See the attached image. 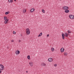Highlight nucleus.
I'll return each instance as SVG.
<instances>
[{
	"label": "nucleus",
	"instance_id": "f257e3e1",
	"mask_svg": "<svg viewBox=\"0 0 74 74\" xmlns=\"http://www.w3.org/2000/svg\"><path fill=\"white\" fill-rule=\"evenodd\" d=\"M26 33L27 35H29L30 33V29H29L28 28H27L26 29Z\"/></svg>",
	"mask_w": 74,
	"mask_h": 74
},
{
	"label": "nucleus",
	"instance_id": "f03ea898",
	"mask_svg": "<svg viewBox=\"0 0 74 74\" xmlns=\"http://www.w3.org/2000/svg\"><path fill=\"white\" fill-rule=\"evenodd\" d=\"M62 8L63 10H66L69 9V7L67 6H64L62 7Z\"/></svg>",
	"mask_w": 74,
	"mask_h": 74
},
{
	"label": "nucleus",
	"instance_id": "7ed1b4c3",
	"mask_svg": "<svg viewBox=\"0 0 74 74\" xmlns=\"http://www.w3.org/2000/svg\"><path fill=\"white\" fill-rule=\"evenodd\" d=\"M69 17L70 19H74V15H70Z\"/></svg>",
	"mask_w": 74,
	"mask_h": 74
},
{
	"label": "nucleus",
	"instance_id": "20e7f679",
	"mask_svg": "<svg viewBox=\"0 0 74 74\" xmlns=\"http://www.w3.org/2000/svg\"><path fill=\"white\" fill-rule=\"evenodd\" d=\"M0 69L3 70L4 69V67L3 65L0 64Z\"/></svg>",
	"mask_w": 74,
	"mask_h": 74
},
{
	"label": "nucleus",
	"instance_id": "39448f33",
	"mask_svg": "<svg viewBox=\"0 0 74 74\" xmlns=\"http://www.w3.org/2000/svg\"><path fill=\"white\" fill-rule=\"evenodd\" d=\"M29 64L31 67H33V62H29Z\"/></svg>",
	"mask_w": 74,
	"mask_h": 74
},
{
	"label": "nucleus",
	"instance_id": "423d86ee",
	"mask_svg": "<svg viewBox=\"0 0 74 74\" xmlns=\"http://www.w3.org/2000/svg\"><path fill=\"white\" fill-rule=\"evenodd\" d=\"M48 61L49 62H51L53 61V59L52 58H50L48 59Z\"/></svg>",
	"mask_w": 74,
	"mask_h": 74
},
{
	"label": "nucleus",
	"instance_id": "0eeeda50",
	"mask_svg": "<svg viewBox=\"0 0 74 74\" xmlns=\"http://www.w3.org/2000/svg\"><path fill=\"white\" fill-rule=\"evenodd\" d=\"M15 53L16 55H18L20 53V51L19 50H16L15 51Z\"/></svg>",
	"mask_w": 74,
	"mask_h": 74
},
{
	"label": "nucleus",
	"instance_id": "6e6552de",
	"mask_svg": "<svg viewBox=\"0 0 74 74\" xmlns=\"http://www.w3.org/2000/svg\"><path fill=\"white\" fill-rule=\"evenodd\" d=\"M35 10V9L34 8H32L31 9V10H30V12H33Z\"/></svg>",
	"mask_w": 74,
	"mask_h": 74
},
{
	"label": "nucleus",
	"instance_id": "1a4fd4ad",
	"mask_svg": "<svg viewBox=\"0 0 74 74\" xmlns=\"http://www.w3.org/2000/svg\"><path fill=\"white\" fill-rule=\"evenodd\" d=\"M69 12H70V10H69L68 9H66L64 10V12H65V13H69Z\"/></svg>",
	"mask_w": 74,
	"mask_h": 74
},
{
	"label": "nucleus",
	"instance_id": "9d476101",
	"mask_svg": "<svg viewBox=\"0 0 74 74\" xmlns=\"http://www.w3.org/2000/svg\"><path fill=\"white\" fill-rule=\"evenodd\" d=\"M60 51L61 52H64V49L63 48H62L60 49Z\"/></svg>",
	"mask_w": 74,
	"mask_h": 74
},
{
	"label": "nucleus",
	"instance_id": "9b49d317",
	"mask_svg": "<svg viewBox=\"0 0 74 74\" xmlns=\"http://www.w3.org/2000/svg\"><path fill=\"white\" fill-rule=\"evenodd\" d=\"M41 65L43 66H46V65H47L46 64H45V63L44 62H42L41 64Z\"/></svg>",
	"mask_w": 74,
	"mask_h": 74
},
{
	"label": "nucleus",
	"instance_id": "f8f14e48",
	"mask_svg": "<svg viewBox=\"0 0 74 74\" xmlns=\"http://www.w3.org/2000/svg\"><path fill=\"white\" fill-rule=\"evenodd\" d=\"M42 35V32H41L39 35L38 36V37H41Z\"/></svg>",
	"mask_w": 74,
	"mask_h": 74
},
{
	"label": "nucleus",
	"instance_id": "ddd939ff",
	"mask_svg": "<svg viewBox=\"0 0 74 74\" xmlns=\"http://www.w3.org/2000/svg\"><path fill=\"white\" fill-rule=\"evenodd\" d=\"M62 39L63 40H64V33L62 34Z\"/></svg>",
	"mask_w": 74,
	"mask_h": 74
},
{
	"label": "nucleus",
	"instance_id": "4468645a",
	"mask_svg": "<svg viewBox=\"0 0 74 74\" xmlns=\"http://www.w3.org/2000/svg\"><path fill=\"white\" fill-rule=\"evenodd\" d=\"M51 51L52 52H54V51H55V49L54 48L52 47L51 48Z\"/></svg>",
	"mask_w": 74,
	"mask_h": 74
},
{
	"label": "nucleus",
	"instance_id": "2eb2a0df",
	"mask_svg": "<svg viewBox=\"0 0 74 74\" xmlns=\"http://www.w3.org/2000/svg\"><path fill=\"white\" fill-rule=\"evenodd\" d=\"M4 20H5V21H6L7 20V17L6 16H5L4 17Z\"/></svg>",
	"mask_w": 74,
	"mask_h": 74
},
{
	"label": "nucleus",
	"instance_id": "dca6fc26",
	"mask_svg": "<svg viewBox=\"0 0 74 74\" xmlns=\"http://www.w3.org/2000/svg\"><path fill=\"white\" fill-rule=\"evenodd\" d=\"M8 1L9 3H12L13 2V0H8Z\"/></svg>",
	"mask_w": 74,
	"mask_h": 74
},
{
	"label": "nucleus",
	"instance_id": "f3484780",
	"mask_svg": "<svg viewBox=\"0 0 74 74\" xmlns=\"http://www.w3.org/2000/svg\"><path fill=\"white\" fill-rule=\"evenodd\" d=\"M8 22V19H7L6 20H5L4 21V23L5 24H6Z\"/></svg>",
	"mask_w": 74,
	"mask_h": 74
},
{
	"label": "nucleus",
	"instance_id": "a211bd4d",
	"mask_svg": "<svg viewBox=\"0 0 74 74\" xmlns=\"http://www.w3.org/2000/svg\"><path fill=\"white\" fill-rule=\"evenodd\" d=\"M64 56H67L68 55V53L67 52H64Z\"/></svg>",
	"mask_w": 74,
	"mask_h": 74
},
{
	"label": "nucleus",
	"instance_id": "6ab92c4d",
	"mask_svg": "<svg viewBox=\"0 0 74 74\" xmlns=\"http://www.w3.org/2000/svg\"><path fill=\"white\" fill-rule=\"evenodd\" d=\"M26 12V9H24L23 10V13H25Z\"/></svg>",
	"mask_w": 74,
	"mask_h": 74
},
{
	"label": "nucleus",
	"instance_id": "aec40b11",
	"mask_svg": "<svg viewBox=\"0 0 74 74\" xmlns=\"http://www.w3.org/2000/svg\"><path fill=\"white\" fill-rule=\"evenodd\" d=\"M30 56L29 55H28L27 56V58L28 59V60H30Z\"/></svg>",
	"mask_w": 74,
	"mask_h": 74
},
{
	"label": "nucleus",
	"instance_id": "412c9836",
	"mask_svg": "<svg viewBox=\"0 0 74 74\" xmlns=\"http://www.w3.org/2000/svg\"><path fill=\"white\" fill-rule=\"evenodd\" d=\"M8 14H10V12H5V15H8Z\"/></svg>",
	"mask_w": 74,
	"mask_h": 74
},
{
	"label": "nucleus",
	"instance_id": "4be33fe9",
	"mask_svg": "<svg viewBox=\"0 0 74 74\" xmlns=\"http://www.w3.org/2000/svg\"><path fill=\"white\" fill-rule=\"evenodd\" d=\"M65 35L66 37H68V34L67 33H65Z\"/></svg>",
	"mask_w": 74,
	"mask_h": 74
},
{
	"label": "nucleus",
	"instance_id": "5701e85b",
	"mask_svg": "<svg viewBox=\"0 0 74 74\" xmlns=\"http://www.w3.org/2000/svg\"><path fill=\"white\" fill-rule=\"evenodd\" d=\"M42 12H43V13H45V10L43 9H42Z\"/></svg>",
	"mask_w": 74,
	"mask_h": 74
},
{
	"label": "nucleus",
	"instance_id": "b1692460",
	"mask_svg": "<svg viewBox=\"0 0 74 74\" xmlns=\"http://www.w3.org/2000/svg\"><path fill=\"white\" fill-rule=\"evenodd\" d=\"M67 32L69 33H71V31H70V30H68Z\"/></svg>",
	"mask_w": 74,
	"mask_h": 74
},
{
	"label": "nucleus",
	"instance_id": "393cba45",
	"mask_svg": "<svg viewBox=\"0 0 74 74\" xmlns=\"http://www.w3.org/2000/svg\"><path fill=\"white\" fill-rule=\"evenodd\" d=\"M13 33L14 34H16V32L15 31H13Z\"/></svg>",
	"mask_w": 74,
	"mask_h": 74
},
{
	"label": "nucleus",
	"instance_id": "a878e982",
	"mask_svg": "<svg viewBox=\"0 0 74 74\" xmlns=\"http://www.w3.org/2000/svg\"><path fill=\"white\" fill-rule=\"evenodd\" d=\"M54 66H55V67H56V66H57V64H54Z\"/></svg>",
	"mask_w": 74,
	"mask_h": 74
},
{
	"label": "nucleus",
	"instance_id": "bb28decb",
	"mask_svg": "<svg viewBox=\"0 0 74 74\" xmlns=\"http://www.w3.org/2000/svg\"><path fill=\"white\" fill-rule=\"evenodd\" d=\"M14 40H12L11 41V42H14Z\"/></svg>",
	"mask_w": 74,
	"mask_h": 74
},
{
	"label": "nucleus",
	"instance_id": "cd10ccee",
	"mask_svg": "<svg viewBox=\"0 0 74 74\" xmlns=\"http://www.w3.org/2000/svg\"><path fill=\"white\" fill-rule=\"evenodd\" d=\"M18 42H21V40H18Z\"/></svg>",
	"mask_w": 74,
	"mask_h": 74
},
{
	"label": "nucleus",
	"instance_id": "c85d7f7f",
	"mask_svg": "<svg viewBox=\"0 0 74 74\" xmlns=\"http://www.w3.org/2000/svg\"><path fill=\"white\" fill-rule=\"evenodd\" d=\"M49 34H48L47 35V37H49Z\"/></svg>",
	"mask_w": 74,
	"mask_h": 74
},
{
	"label": "nucleus",
	"instance_id": "c756f323",
	"mask_svg": "<svg viewBox=\"0 0 74 74\" xmlns=\"http://www.w3.org/2000/svg\"><path fill=\"white\" fill-rule=\"evenodd\" d=\"M0 73H1V70H0Z\"/></svg>",
	"mask_w": 74,
	"mask_h": 74
},
{
	"label": "nucleus",
	"instance_id": "7c9ffc66",
	"mask_svg": "<svg viewBox=\"0 0 74 74\" xmlns=\"http://www.w3.org/2000/svg\"><path fill=\"white\" fill-rule=\"evenodd\" d=\"M14 1H16V0H14Z\"/></svg>",
	"mask_w": 74,
	"mask_h": 74
},
{
	"label": "nucleus",
	"instance_id": "2f4dec72",
	"mask_svg": "<svg viewBox=\"0 0 74 74\" xmlns=\"http://www.w3.org/2000/svg\"><path fill=\"white\" fill-rule=\"evenodd\" d=\"M26 73H28V71H26Z\"/></svg>",
	"mask_w": 74,
	"mask_h": 74
},
{
	"label": "nucleus",
	"instance_id": "473e14b6",
	"mask_svg": "<svg viewBox=\"0 0 74 74\" xmlns=\"http://www.w3.org/2000/svg\"><path fill=\"white\" fill-rule=\"evenodd\" d=\"M60 0V1H61V0Z\"/></svg>",
	"mask_w": 74,
	"mask_h": 74
}]
</instances>
